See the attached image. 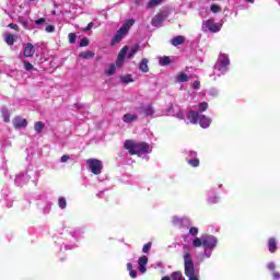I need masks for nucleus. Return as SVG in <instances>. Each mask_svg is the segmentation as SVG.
Here are the masks:
<instances>
[{
  "mask_svg": "<svg viewBox=\"0 0 280 280\" xmlns=\"http://www.w3.org/2000/svg\"><path fill=\"white\" fill-rule=\"evenodd\" d=\"M148 58H143L141 61H140V65H139V70L142 71V73H148V71H150V67L148 66Z\"/></svg>",
  "mask_w": 280,
  "mask_h": 280,
  "instance_id": "nucleus-17",
  "label": "nucleus"
},
{
  "mask_svg": "<svg viewBox=\"0 0 280 280\" xmlns=\"http://www.w3.org/2000/svg\"><path fill=\"white\" fill-rule=\"evenodd\" d=\"M140 47H141V46H140L139 44H135V45L130 48L129 52L127 54L128 60L135 58V56H137V54H139Z\"/></svg>",
  "mask_w": 280,
  "mask_h": 280,
  "instance_id": "nucleus-14",
  "label": "nucleus"
},
{
  "mask_svg": "<svg viewBox=\"0 0 280 280\" xmlns=\"http://www.w3.org/2000/svg\"><path fill=\"white\" fill-rule=\"evenodd\" d=\"M192 89H195V91H198V89H200V81H195L192 83Z\"/></svg>",
  "mask_w": 280,
  "mask_h": 280,
  "instance_id": "nucleus-45",
  "label": "nucleus"
},
{
  "mask_svg": "<svg viewBox=\"0 0 280 280\" xmlns=\"http://www.w3.org/2000/svg\"><path fill=\"white\" fill-rule=\"evenodd\" d=\"M45 129V122L43 121H36L34 124V130L37 132V135H43V130Z\"/></svg>",
  "mask_w": 280,
  "mask_h": 280,
  "instance_id": "nucleus-20",
  "label": "nucleus"
},
{
  "mask_svg": "<svg viewBox=\"0 0 280 280\" xmlns=\"http://www.w3.org/2000/svg\"><path fill=\"white\" fill-rule=\"evenodd\" d=\"M79 58L82 60H91V58H95V52L93 50H86L79 54Z\"/></svg>",
  "mask_w": 280,
  "mask_h": 280,
  "instance_id": "nucleus-15",
  "label": "nucleus"
},
{
  "mask_svg": "<svg viewBox=\"0 0 280 280\" xmlns=\"http://www.w3.org/2000/svg\"><path fill=\"white\" fill-rule=\"evenodd\" d=\"M148 266V256H141L138 259V269L141 272V275H144V272H148V269L145 268Z\"/></svg>",
  "mask_w": 280,
  "mask_h": 280,
  "instance_id": "nucleus-11",
  "label": "nucleus"
},
{
  "mask_svg": "<svg viewBox=\"0 0 280 280\" xmlns=\"http://www.w3.org/2000/svg\"><path fill=\"white\" fill-rule=\"evenodd\" d=\"M143 113L147 117H152V115H154V107H152V105H147L143 107Z\"/></svg>",
  "mask_w": 280,
  "mask_h": 280,
  "instance_id": "nucleus-24",
  "label": "nucleus"
},
{
  "mask_svg": "<svg viewBox=\"0 0 280 280\" xmlns=\"http://www.w3.org/2000/svg\"><path fill=\"white\" fill-rule=\"evenodd\" d=\"M126 34H128L126 32V28L120 27L117 31L116 35L113 37L112 45H117V43H121V40L124 39V36H126Z\"/></svg>",
  "mask_w": 280,
  "mask_h": 280,
  "instance_id": "nucleus-10",
  "label": "nucleus"
},
{
  "mask_svg": "<svg viewBox=\"0 0 280 280\" xmlns=\"http://www.w3.org/2000/svg\"><path fill=\"white\" fill-rule=\"evenodd\" d=\"M171 44L173 47H178V45H185V36L178 35L172 38Z\"/></svg>",
  "mask_w": 280,
  "mask_h": 280,
  "instance_id": "nucleus-13",
  "label": "nucleus"
},
{
  "mask_svg": "<svg viewBox=\"0 0 280 280\" xmlns=\"http://www.w3.org/2000/svg\"><path fill=\"white\" fill-rule=\"evenodd\" d=\"M46 24H47V20L45 18H40L35 21V25H37V26L46 25Z\"/></svg>",
  "mask_w": 280,
  "mask_h": 280,
  "instance_id": "nucleus-37",
  "label": "nucleus"
},
{
  "mask_svg": "<svg viewBox=\"0 0 280 280\" xmlns=\"http://www.w3.org/2000/svg\"><path fill=\"white\" fill-rule=\"evenodd\" d=\"M189 77L185 72H179V74L176 77V82H188Z\"/></svg>",
  "mask_w": 280,
  "mask_h": 280,
  "instance_id": "nucleus-25",
  "label": "nucleus"
},
{
  "mask_svg": "<svg viewBox=\"0 0 280 280\" xmlns=\"http://www.w3.org/2000/svg\"><path fill=\"white\" fill-rule=\"evenodd\" d=\"M202 246L203 248L213 250L218 246V238L213 235L206 234L202 236Z\"/></svg>",
  "mask_w": 280,
  "mask_h": 280,
  "instance_id": "nucleus-7",
  "label": "nucleus"
},
{
  "mask_svg": "<svg viewBox=\"0 0 280 280\" xmlns=\"http://www.w3.org/2000/svg\"><path fill=\"white\" fill-rule=\"evenodd\" d=\"M132 25H135V20L129 19L126 21L125 24H122L121 28L125 30V32L128 34V32H130V28L132 27Z\"/></svg>",
  "mask_w": 280,
  "mask_h": 280,
  "instance_id": "nucleus-21",
  "label": "nucleus"
},
{
  "mask_svg": "<svg viewBox=\"0 0 280 280\" xmlns=\"http://www.w3.org/2000/svg\"><path fill=\"white\" fill-rule=\"evenodd\" d=\"M187 119L194 125L199 124L201 128H209L211 126V119L196 110H189L187 114Z\"/></svg>",
  "mask_w": 280,
  "mask_h": 280,
  "instance_id": "nucleus-2",
  "label": "nucleus"
},
{
  "mask_svg": "<svg viewBox=\"0 0 280 280\" xmlns=\"http://www.w3.org/2000/svg\"><path fill=\"white\" fill-rule=\"evenodd\" d=\"M222 9L220 8V5L218 4H212L210 7V12H212L213 14H218V12H220Z\"/></svg>",
  "mask_w": 280,
  "mask_h": 280,
  "instance_id": "nucleus-35",
  "label": "nucleus"
},
{
  "mask_svg": "<svg viewBox=\"0 0 280 280\" xmlns=\"http://www.w3.org/2000/svg\"><path fill=\"white\" fill-rule=\"evenodd\" d=\"M171 280H183V272L180 271H174L171 275Z\"/></svg>",
  "mask_w": 280,
  "mask_h": 280,
  "instance_id": "nucleus-28",
  "label": "nucleus"
},
{
  "mask_svg": "<svg viewBox=\"0 0 280 280\" xmlns=\"http://www.w3.org/2000/svg\"><path fill=\"white\" fill-rule=\"evenodd\" d=\"M275 268H277V266L275 265V262H269L268 264V269L271 271H275Z\"/></svg>",
  "mask_w": 280,
  "mask_h": 280,
  "instance_id": "nucleus-48",
  "label": "nucleus"
},
{
  "mask_svg": "<svg viewBox=\"0 0 280 280\" xmlns=\"http://www.w3.org/2000/svg\"><path fill=\"white\" fill-rule=\"evenodd\" d=\"M22 25H23V27H27V25H28L27 21L23 22Z\"/></svg>",
  "mask_w": 280,
  "mask_h": 280,
  "instance_id": "nucleus-54",
  "label": "nucleus"
},
{
  "mask_svg": "<svg viewBox=\"0 0 280 280\" xmlns=\"http://www.w3.org/2000/svg\"><path fill=\"white\" fill-rule=\"evenodd\" d=\"M163 21H164L163 14H158L152 19L151 25H153V27H159V25H161Z\"/></svg>",
  "mask_w": 280,
  "mask_h": 280,
  "instance_id": "nucleus-19",
  "label": "nucleus"
},
{
  "mask_svg": "<svg viewBox=\"0 0 280 280\" xmlns=\"http://www.w3.org/2000/svg\"><path fill=\"white\" fill-rule=\"evenodd\" d=\"M187 163L191 165V167H198L200 165V160L198 158L188 160Z\"/></svg>",
  "mask_w": 280,
  "mask_h": 280,
  "instance_id": "nucleus-29",
  "label": "nucleus"
},
{
  "mask_svg": "<svg viewBox=\"0 0 280 280\" xmlns=\"http://www.w3.org/2000/svg\"><path fill=\"white\" fill-rule=\"evenodd\" d=\"M24 67H25L26 71H32V69H34V66L32 63H30V62H25Z\"/></svg>",
  "mask_w": 280,
  "mask_h": 280,
  "instance_id": "nucleus-43",
  "label": "nucleus"
},
{
  "mask_svg": "<svg viewBox=\"0 0 280 280\" xmlns=\"http://www.w3.org/2000/svg\"><path fill=\"white\" fill-rule=\"evenodd\" d=\"M208 202H209V205H215V203L220 202V198L214 192H211L208 197Z\"/></svg>",
  "mask_w": 280,
  "mask_h": 280,
  "instance_id": "nucleus-22",
  "label": "nucleus"
},
{
  "mask_svg": "<svg viewBox=\"0 0 280 280\" xmlns=\"http://www.w3.org/2000/svg\"><path fill=\"white\" fill-rule=\"evenodd\" d=\"M202 31L203 32H211L212 34H218L222 30V25L215 23L213 18L208 19L206 22H202Z\"/></svg>",
  "mask_w": 280,
  "mask_h": 280,
  "instance_id": "nucleus-5",
  "label": "nucleus"
},
{
  "mask_svg": "<svg viewBox=\"0 0 280 280\" xmlns=\"http://www.w3.org/2000/svg\"><path fill=\"white\" fill-rule=\"evenodd\" d=\"M45 32H47L48 34H51V33L56 32V26L48 25V26H46Z\"/></svg>",
  "mask_w": 280,
  "mask_h": 280,
  "instance_id": "nucleus-41",
  "label": "nucleus"
},
{
  "mask_svg": "<svg viewBox=\"0 0 280 280\" xmlns=\"http://www.w3.org/2000/svg\"><path fill=\"white\" fill-rule=\"evenodd\" d=\"M79 47H89V38L84 37L81 39Z\"/></svg>",
  "mask_w": 280,
  "mask_h": 280,
  "instance_id": "nucleus-38",
  "label": "nucleus"
},
{
  "mask_svg": "<svg viewBox=\"0 0 280 280\" xmlns=\"http://www.w3.org/2000/svg\"><path fill=\"white\" fill-rule=\"evenodd\" d=\"M86 164L90 167V172L94 174L95 176H100L102 174V170H104V165H102V161L97 159H89L86 161Z\"/></svg>",
  "mask_w": 280,
  "mask_h": 280,
  "instance_id": "nucleus-6",
  "label": "nucleus"
},
{
  "mask_svg": "<svg viewBox=\"0 0 280 280\" xmlns=\"http://www.w3.org/2000/svg\"><path fill=\"white\" fill-rule=\"evenodd\" d=\"M68 38H69V43L71 45H74V43H75V40L78 38V35H75V33H69Z\"/></svg>",
  "mask_w": 280,
  "mask_h": 280,
  "instance_id": "nucleus-34",
  "label": "nucleus"
},
{
  "mask_svg": "<svg viewBox=\"0 0 280 280\" xmlns=\"http://www.w3.org/2000/svg\"><path fill=\"white\" fill-rule=\"evenodd\" d=\"M2 117H3V121H5V124H10V113L9 112H3Z\"/></svg>",
  "mask_w": 280,
  "mask_h": 280,
  "instance_id": "nucleus-39",
  "label": "nucleus"
},
{
  "mask_svg": "<svg viewBox=\"0 0 280 280\" xmlns=\"http://www.w3.org/2000/svg\"><path fill=\"white\" fill-rule=\"evenodd\" d=\"M120 81L122 82V84H130L131 82H135V79H132V74H127L120 77Z\"/></svg>",
  "mask_w": 280,
  "mask_h": 280,
  "instance_id": "nucleus-26",
  "label": "nucleus"
},
{
  "mask_svg": "<svg viewBox=\"0 0 280 280\" xmlns=\"http://www.w3.org/2000/svg\"><path fill=\"white\" fill-rule=\"evenodd\" d=\"M4 40H5L7 45H10V46L14 45V40H15L14 35H12V33H5Z\"/></svg>",
  "mask_w": 280,
  "mask_h": 280,
  "instance_id": "nucleus-23",
  "label": "nucleus"
},
{
  "mask_svg": "<svg viewBox=\"0 0 280 280\" xmlns=\"http://www.w3.org/2000/svg\"><path fill=\"white\" fill-rule=\"evenodd\" d=\"M127 270H128L129 272L133 270V269H132V262H128V264H127Z\"/></svg>",
  "mask_w": 280,
  "mask_h": 280,
  "instance_id": "nucleus-51",
  "label": "nucleus"
},
{
  "mask_svg": "<svg viewBox=\"0 0 280 280\" xmlns=\"http://www.w3.org/2000/svg\"><path fill=\"white\" fill-rule=\"evenodd\" d=\"M207 108H209V103L207 102L199 103V113H205Z\"/></svg>",
  "mask_w": 280,
  "mask_h": 280,
  "instance_id": "nucleus-33",
  "label": "nucleus"
},
{
  "mask_svg": "<svg viewBox=\"0 0 280 280\" xmlns=\"http://www.w3.org/2000/svg\"><path fill=\"white\" fill-rule=\"evenodd\" d=\"M8 27H10V30H15V32H19V25L18 24H14V23H11L8 25Z\"/></svg>",
  "mask_w": 280,
  "mask_h": 280,
  "instance_id": "nucleus-44",
  "label": "nucleus"
},
{
  "mask_svg": "<svg viewBox=\"0 0 280 280\" xmlns=\"http://www.w3.org/2000/svg\"><path fill=\"white\" fill-rule=\"evenodd\" d=\"M152 248V242H149L143 245L142 253H150V249Z\"/></svg>",
  "mask_w": 280,
  "mask_h": 280,
  "instance_id": "nucleus-36",
  "label": "nucleus"
},
{
  "mask_svg": "<svg viewBox=\"0 0 280 280\" xmlns=\"http://www.w3.org/2000/svg\"><path fill=\"white\" fill-rule=\"evenodd\" d=\"M198 153H196V151H190L189 152V156H197Z\"/></svg>",
  "mask_w": 280,
  "mask_h": 280,
  "instance_id": "nucleus-52",
  "label": "nucleus"
},
{
  "mask_svg": "<svg viewBox=\"0 0 280 280\" xmlns=\"http://www.w3.org/2000/svg\"><path fill=\"white\" fill-rule=\"evenodd\" d=\"M161 280H172V278L165 276V277H163Z\"/></svg>",
  "mask_w": 280,
  "mask_h": 280,
  "instance_id": "nucleus-53",
  "label": "nucleus"
},
{
  "mask_svg": "<svg viewBox=\"0 0 280 280\" xmlns=\"http://www.w3.org/2000/svg\"><path fill=\"white\" fill-rule=\"evenodd\" d=\"M13 127L15 129H25L27 128V119L21 118L19 116L13 118Z\"/></svg>",
  "mask_w": 280,
  "mask_h": 280,
  "instance_id": "nucleus-9",
  "label": "nucleus"
},
{
  "mask_svg": "<svg viewBox=\"0 0 280 280\" xmlns=\"http://www.w3.org/2000/svg\"><path fill=\"white\" fill-rule=\"evenodd\" d=\"M58 206L60 209H67V199L65 197H60L58 199Z\"/></svg>",
  "mask_w": 280,
  "mask_h": 280,
  "instance_id": "nucleus-30",
  "label": "nucleus"
},
{
  "mask_svg": "<svg viewBox=\"0 0 280 280\" xmlns=\"http://www.w3.org/2000/svg\"><path fill=\"white\" fill-rule=\"evenodd\" d=\"M184 272L186 277H194L196 275V267L194 266V259L191 254L186 253L184 255Z\"/></svg>",
  "mask_w": 280,
  "mask_h": 280,
  "instance_id": "nucleus-4",
  "label": "nucleus"
},
{
  "mask_svg": "<svg viewBox=\"0 0 280 280\" xmlns=\"http://www.w3.org/2000/svg\"><path fill=\"white\" fill-rule=\"evenodd\" d=\"M93 30V22H90L86 27L82 28V32H91Z\"/></svg>",
  "mask_w": 280,
  "mask_h": 280,
  "instance_id": "nucleus-42",
  "label": "nucleus"
},
{
  "mask_svg": "<svg viewBox=\"0 0 280 280\" xmlns=\"http://www.w3.org/2000/svg\"><path fill=\"white\" fill-rule=\"evenodd\" d=\"M172 59H170V57L164 56L160 59V65L161 67H167V65H171Z\"/></svg>",
  "mask_w": 280,
  "mask_h": 280,
  "instance_id": "nucleus-27",
  "label": "nucleus"
},
{
  "mask_svg": "<svg viewBox=\"0 0 280 280\" xmlns=\"http://www.w3.org/2000/svg\"><path fill=\"white\" fill-rule=\"evenodd\" d=\"M188 277V280H200L198 278V276H196V273H194L192 276H187Z\"/></svg>",
  "mask_w": 280,
  "mask_h": 280,
  "instance_id": "nucleus-50",
  "label": "nucleus"
},
{
  "mask_svg": "<svg viewBox=\"0 0 280 280\" xmlns=\"http://www.w3.org/2000/svg\"><path fill=\"white\" fill-rule=\"evenodd\" d=\"M192 246L194 248H200V246H202V237H196L194 241H192Z\"/></svg>",
  "mask_w": 280,
  "mask_h": 280,
  "instance_id": "nucleus-31",
  "label": "nucleus"
},
{
  "mask_svg": "<svg viewBox=\"0 0 280 280\" xmlns=\"http://www.w3.org/2000/svg\"><path fill=\"white\" fill-rule=\"evenodd\" d=\"M137 119H139V116L135 114H125L122 116V121H125V124H132V121H137Z\"/></svg>",
  "mask_w": 280,
  "mask_h": 280,
  "instance_id": "nucleus-16",
  "label": "nucleus"
},
{
  "mask_svg": "<svg viewBox=\"0 0 280 280\" xmlns=\"http://www.w3.org/2000/svg\"><path fill=\"white\" fill-rule=\"evenodd\" d=\"M129 275L131 279H137V270L132 269L131 271H129Z\"/></svg>",
  "mask_w": 280,
  "mask_h": 280,
  "instance_id": "nucleus-46",
  "label": "nucleus"
},
{
  "mask_svg": "<svg viewBox=\"0 0 280 280\" xmlns=\"http://www.w3.org/2000/svg\"><path fill=\"white\" fill-rule=\"evenodd\" d=\"M229 65H231V59H229V55H222L219 59V63L215 66V69L221 73H226L229 71Z\"/></svg>",
  "mask_w": 280,
  "mask_h": 280,
  "instance_id": "nucleus-8",
  "label": "nucleus"
},
{
  "mask_svg": "<svg viewBox=\"0 0 280 280\" xmlns=\"http://www.w3.org/2000/svg\"><path fill=\"white\" fill-rule=\"evenodd\" d=\"M247 3H255V0H246Z\"/></svg>",
  "mask_w": 280,
  "mask_h": 280,
  "instance_id": "nucleus-55",
  "label": "nucleus"
},
{
  "mask_svg": "<svg viewBox=\"0 0 280 280\" xmlns=\"http://www.w3.org/2000/svg\"><path fill=\"white\" fill-rule=\"evenodd\" d=\"M269 253H277V238L270 237L268 240Z\"/></svg>",
  "mask_w": 280,
  "mask_h": 280,
  "instance_id": "nucleus-18",
  "label": "nucleus"
},
{
  "mask_svg": "<svg viewBox=\"0 0 280 280\" xmlns=\"http://www.w3.org/2000/svg\"><path fill=\"white\" fill-rule=\"evenodd\" d=\"M70 156L69 155H62L61 156V163H67V161H69Z\"/></svg>",
  "mask_w": 280,
  "mask_h": 280,
  "instance_id": "nucleus-49",
  "label": "nucleus"
},
{
  "mask_svg": "<svg viewBox=\"0 0 280 280\" xmlns=\"http://www.w3.org/2000/svg\"><path fill=\"white\" fill-rule=\"evenodd\" d=\"M34 45L32 43H27L25 48H24V57L25 58H32L35 54Z\"/></svg>",
  "mask_w": 280,
  "mask_h": 280,
  "instance_id": "nucleus-12",
  "label": "nucleus"
},
{
  "mask_svg": "<svg viewBox=\"0 0 280 280\" xmlns=\"http://www.w3.org/2000/svg\"><path fill=\"white\" fill-rule=\"evenodd\" d=\"M272 279L273 280H279L280 279V273L278 271L272 272Z\"/></svg>",
  "mask_w": 280,
  "mask_h": 280,
  "instance_id": "nucleus-47",
  "label": "nucleus"
},
{
  "mask_svg": "<svg viewBox=\"0 0 280 280\" xmlns=\"http://www.w3.org/2000/svg\"><path fill=\"white\" fill-rule=\"evenodd\" d=\"M189 235H192V237H196V235H198V228H190L189 229Z\"/></svg>",
  "mask_w": 280,
  "mask_h": 280,
  "instance_id": "nucleus-40",
  "label": "nucleus"
},
{
  "mask_svg": "<svg viewBox=\"0 0 280 280\" xmlns=\"http://www.w3.org/2000/svg\"><path fill=\"white\" fill-rule=\"evenodd\" d=\"M125 150H128L131 156H142L150 152V144L148 142H137L135 140H126L124 142Z\"/></svg>",
  "mask_w": 280,
  "mask_h": 280,
  "instance_id": "nucleus-1",
  "label": "nucleus"
},
{
  "mask_svg": "<svg viewBox=\"0 0 280 280\" xmlns=\"http://www.w3.org/2000/svg\"><path fill=\"white\" fill-rule=\"evenodd\" d=\"M129 49H130V47H128V46H124L121 48V50L118 54L117 60H116V66H115V63H112L109 66V68L107 70H105V73L107 75H113L115 73V71H117V67H121V65H124V62L126 61V55L128 54Z\"/></svg>",
  "mask_w": 280,
  "mask_h": 280,
  "instance_id": "nucleus-3",
  "label": "nucleus"
},
{
  "mask_svg": "<svg viewBox=\"0 0 280 280\" xmlns=\"http://www.w3.org/2000/svg\"><path fill=\"white\" fill-rule=\"evenodd\" d=\"M163 0H150L148 3L149 8H155V5H161Z\"/></svg>",
  "mask_w": 280,
  "mask_h": 280,
  "instance_id": "nucleus-32",
  "label": "nucleus"
}]
</instances>
